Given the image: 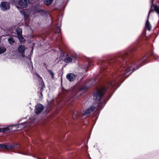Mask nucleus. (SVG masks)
<instances>
[{
  "mask_svg": "<svg viewBox=\"0 0 159 159\" xmlns=\"http://www.w3.org/2000/svg\"><path fill=\"white\" fill-rule=\"evenodd\" d=\"M42 5L39 2L35 4L32 6L30 9V15L32 17L39 18L41 16L48 17L50 15L47 11L41 8Z\"/></svg>",
  "mask_w": 159,
  "mask_h": 159,
  "instance_id": "nucleus-1",
  "label": "nucleus"
},
{
  "mask_svg": "<svg viewBox=\"0 0 159 159\" xmlns=\"http://www.w3.org/2000/svg\"><path fill=\"white\" fill-rule=\"evenodd\" d=\"M15 126L16 128V129L20 130L25 127V126L23 124H20L18 125H11L7 127L3 128H0V133L2 132L3 133H10L12 131L13 128V127Z\"/></svg>",
  "mask_w": 159,
  "mask_h": 159,
  "instance_id": "nucleus-2",
  "label": "nucleus"
},
{
  "mask_svg": "<svg viewBox=\"0 0 159 159\" xmlns=\"http://www.w3.org/2000/svg\"><path fill=\"white\" fill-rule=\"evenodd\" d=\"M107 89L106 87H103L98 90L97 92L95 93L93 95V99L96 102H99L100 99L102 98L104 93Z\"/></svg>",
  "mask_w": 159,
  "mask_h": 159,
  "instance_id": "nucleus-3",
  "label": "nucleus"
},
{
  "mask_svg": "<svg viewBox=\"0 0 159 159\" xmlns=\"http://www.w3.org/2000/svg\"><path fill=\"white\" fill-rule=\"evenodd\" d=\"M121 71L123 76L127 75V74L130 72V68L127 63L122 66Z\"/></svg>",
  "mask_w": 159,
  "mask_h": 159,
  "instance_id": "nucleus-4",
  "label": "nucleus"
},
{
  "mask_svg": "<svg viewBox=\"0 0 159 159\" xmlns=\"http://www.w3.org/2000/svg\"><path fill=\"white\" fill-rule=\"evenodd\" d=\"M0 7L3 11H5L10 9V3L6 2H2L0 4Z\"/></svg>",
  "mask_w": 159,
  "mask_h": 159,
  "instance_id": "nucleus-5",
  "label": "nucleus"
},
{
  "mask_svg": "<svg viewBox=\"0 0 159 159\" xmlns=\"http://www.w3.org/2000/svg\"><path fill=\"white\" fill-rule=\"evenodd\" d=\"M43 106L40 104H37L35 107V112L36 114L40 113L43 110Z\"/></svg>",
  "mask_w": 159,
  "mask_h": 159,
  "instance_id": "nucleus-6",
  "label": "nucleus"
},
{
  "mask_svg": "<svg viewBox=\"0 0 159 159\" xmlns=\"http://www.w3.org/2000/svg\"><path fill=\"white\" fill-rule=\"evenodd\" d=\"M29 3V0H19L18 4L22 7H26Z\"/></svg>",
  "mask_w": 159,
  "mask_h": 159,
  "instance_id": "nucleus-7",
  "label": "nucleus"
},
{
  "mask_svg": "<svg viewBox=\"0 0 159 159\" xmlns=\"http://www.w3.org/2000/svg\"><path fill=\"white\" fill-rule=\"evenodd\" d=\"M96 107L92 106L89 108H88L84 112V115H87L93 112L95 109Z\"/></svg>",
  "mask_w": 159,
  "mask_h": 159,
  "instance_id": "nucleus-8",
  "label": "nucleus"
},
{
  "mask_svg": "<svg viewBox=\"0 0 159 159\" xmlns=\"http://www.w3.org/2000/svg\"><path fill=\"white\" fill-rule=\"evenodd\" d=\"M67 79L70 82L73 81L75 78V75L72 73H69L66 75Z\"/></svg>",
  "mask_w": 159,
  "mask_h": 159,
  "instance_id": "nucleus-9",
  "label": "nucleus"
},
{
  "mask_svg": "<svg viewBox=\"0 0 159 159\" xmlns=\"http://www.w3.org/2000/svg\"><path fill=\"white\" fill-rule=\"evenodd\" d=\"M14 147L12 146H9L3 144H0V148L2 149H8L12 148Z\"/></svg>",
  "mask_w": 159,
  "mask_h": 159,
  "instance_id": "nucleus-10",
  "label": "nucleus"
},
{
  "mask_svg": "<svg viewBox=\"0 0 159 159\" xmlns=\"http://www.w3.org/2000/svg\"><path fill=\"white\" fill-rule=\"evenodd\" d=\"M54 0H43V3L47 6H49L53 2Z\"/></svg>",
  "mask_w": 159,
  "mask_h": 159,
  "instance_id": "nucleus-11",
  "label": "nucleus"
},
{
  "mask_svg": "<svg viewBox=\"0 0 159 159\" xmlns=\"http://www.w3.org/2000/svg\"><path fill=\"white\" fill-rule=\"evenodd\" d=\"M18 52L19 54L18 57L19 59H21L25 57V50H18Z\"/></svg>",
  "mask_w": 159,
  "mask_h": 159,
  "instance_id": "nucleus-12",
  "label": "nucleus"
},
{
  "mask_svg": "<svg viewBox=\"0 0 159 159\" xmlns=\"http://www.w3.org/2000/svg\"><path fill=\"white\" fill-rule=\"evenodd\" d=\"M145 25L148 30L149 31L151 30V26L148 20H146Z\"/></svg>",
  "mask_w": 159,
  "mask_h": 159,
  "instance_id": "nucleus-13",
  "label": "nucleus"
},
{
  "mask_svg": "<svg viewBox=\"0 0 159 159\" xmlns=\"http://www.w3.org/2000/svg\"><path fill=\"white\" fill-rule=\"evenodd\" d=\"M7 40L9 43L11 45L13 44L15 42V40L12 37L8 38Z\"/></svg>",
  "mask_w": 159,
  "mask_h": 159,
  "instance_id": "nucleus-14",
  "label": "nucleus"
},
{
  "mask_svg": "<svg viewBox=\"0 0 159 159\" xmlns=\"http://www.w3.org/2000/svg\"><path fill=\"white\" fill-rule=\"evenodd\" d=\"M72 59L71 57L68 56L67 55H66V58L65 59L64 61L66 63H69L70 62L72 61Z\"/></svg>",
  "mask_w": 159,
  "mask_h": 159,
  "instance_id": "nucleus-15",
  "label": "nucleus"
},
{
  "mask_svg": "<svg viewBox=\"0 0 159 159\" xmlns=\"http://www.w3.org/2000/svg\"><path fill=\"white\" fill-rule=\"evenodd\" d=\"M17 37L19 41L21 43H23L25 41V39L24 38L22 37V35H20L17 36Z\"/></svg>",
  "mask_w": 159,
  "mask_h": 159,
  "instance_id": "nucleus-16",
  "label": "nucleus"
},
{
  "mask_svg": "<svg viewBox=\"0 0 159 159\" xmlns=\"http://www.w3.org/2000/svg\"><path fill=\"white\" fill-rule=\"evenodd\" d=\"M16 31L17 36L22 35V30L21 28H17L16 29Z\"/></svg>",
  "mask_w": 159,
  "mask_h": 159,
  "instance_id": "nucleus-17",
  "label": "nucleus"
},
{
  "mask_svg": "<svg viewBox=\"0 0 159 159\" xmlns=\"http://www.w3.org/2000/svg\"><path fill=\"white\" fill-rule=\"evenodd\" d=\"M115 83L116 82L114 81H112L109 84H108V86L109 87H111V88L112 89L113 88V87Z\"/></svg>",
  "mask_w": 159,
  "mask_h": 159,
  "instance_id": "nucleus-18",
  "label": "nucleus"
},
{
  "mask_svg": "<svg viewBox=\"0 0 159 159\" xmlns=\"http://www.w3.org/2000/svg\"><path fill=\"white\" fill-rule=\"evenodd\" d=\"M137 45L135 44H133L130 46V48L129 50H136L135 49L137 48Z\"/></svg>",
  "mask_w": 159,
  "mask_h": 159,
  "instance_id": "nucleus-19",
  "label": "nucleus"
},
{
  "mask_svg": "<svg viewBox=\"0 0 159 159\" xmlns=\"http://www.w3.org/2000/svg\"><path fill=\"white\" fill-rule=\"evenodd\" d=\"M47 70L49 72V74L51 75L52 77V79H54V73L52 72V70H50L48 69H47Z\"/></svg>",
  "mask_w": 159,
  "mask_h": 159,
  "instance_id": "nucleus-20",
  "label": "nucleus"
},
{
  "mask_svg": "<svg viewBox=\"0 0 159 159\" xmlns=\"http://www.w3.org/2000/svg\"><path fill=\"white\" fill-rule=\"evenodd\" d=\"M38 77L39 78V80L41 82V84H42V87L43 88L44 86H45L44 83H43V80L42 78L41 77H40L39 75L38 76Z\"/></svg>",
  "mask_w": 159,
  "mask_h": 159,
  "instance_id": "nucleus-21",
  "label": "nucleus"
},
{
  "mask_svg": "<svg viewBox=\"0 0 159 159\" xmlns=\"http://www.w3.org/2000/svg\"><path fill=\"white\" fill-rule=\"evenodd\" d=\"M78 116V115L77 112L76 111L74 112L73 115V119L75 120H76L77 119Z\"/></svg>",
  "mask_w": 159,
  "mask_h": 159,
  "instance_id": "nucleus-22",
  "label": "nucleus"
},
{
  "mask_svg": "<svg viewBox=\"0 0 159 159\" xmlns=\"http://www.w3.org/2000/svg\"><path fill=\"white\" fill-rule=\"evenodd\" d=\"M106 103V102H104L103 103H101V102H100V103H99L98 106L100 107L101 106V109L105 105Z\"/></svg>",
  "mask_w": 159,
  "mask_h": 159,
  "instance_id": "nucleus-23",
  "label": "nucleus"
},
{
  "mask_svg": "<svg viewBox=\"0 0 159 159\" xmlns=\"http://www.w3.org/2000/svg\"><path fill=\"white\" fill-rule=\"evenodd\" d=\"M61 31V28L60 26H58L57 28L56 33H59Z\"/></svg>",
  "mask_w": 159,
  "mask_h": 159,
  "instance_id": "nucleus-24",
  "label": "nucleus"
},
{
  "mask_svg": "<svg viewBox=\"0 0 159 159\" xmlns=\"http://www.w3.org/2000/svg\"><path fill=\"white\" fill-rule=\"evenodd\" d=\"M18 50H25V48L24 46L21 45L19 46Z\"/></svg>",
  "mask_w": 159,
  "mask_h": 159,
  "instance_id": "nucleus-25",
  "label": "nucleus"
},
{
  "mask_svg": "<svg viewBox=\"0 0 159 159\" xmlns=\"http://www.w3.org/2000/svg\"><path fill=\"white\" fill-rule=\"evenodd\" d=\"M33 44V46H32V49L31 50H33L34 48H34V47H36V46H37L38 47V46H38V44H37L36 43H32Z\"/></svg>",
  "mask_w": 159,
  "mask_h": 159,
  "instance_id": "nucleus-26",
  "label": "nucleus"
},
{
  "mask_svg": "<svg viewBox=\"0 0 159 159\" xmlns=\"http://www.w3.org/2000/svg\"><path fill=\"white\" fill-rule=\"evenodd\" d=\"M142 65H141L140 66H138V67H137L136 68H134L133 69V70H132V71L131 72H130L129 74H128V75H129L131 73H132V72H133L135 70H137V69H138L139 67H140V66H141Z\"/></svg>",
  "mask_w": 159,
  "mask_h": 159,
  "instance_id": "nucleus-27",
  "label": "nucleus"
},
{
  "mask_svg": "<svg viewBox=\"0 0 159 159\" xmlns=\"http://www.w3.org/2000/svg\"><path fill=\"white\" fill-rule=\"evenodd\" d=\"M152 11H153V10H151V9L149 11V12L148 13V16H147V20H148V18H149V16L150 14V13Z\"/></svg>",
  "mask_w": 159,
  "mask_h": 159,
  "instance_id": "nucleus-28",
  "label": "nucleus"
},
{
  "mask_svg": "<svg viewBox=\"0 0 159 159\" xmlns=\"http://www.w3.org/2000/svg\"><path fill=\"white\" fill-rule=\"evenodd\" d=\"M6 50H0V54L4 52Z\"/></svg>",
  "mask_w": 159,
  "mask_h": 159,
  "instance_id": "nucleus-29",
  "label": "nucleus"
},
{
  "mask_svg": "<svg viewBox=\"0 0 159 159\" xmlns=\"http://www.w3.org/2000/svg\"><path fill=\"white\" fill-rule=\"evenodd\" d=\"M37 43L38 44L39 46H38V47L37 46L36 47H38V48L39 47L40 48V49H41V48H40L42 47V45L40 44H39L38 43Z\"/></svg>",
  "mask_w": 159,
  "mask_h": 159,
  "instance_id": "nucleus-30",
  "label": "nucleus"
},
{
  "mask_svg": "<svg viewBox=\"0 0 159 159\" xmlns=\"http://www.w3.org/2000/svg\"><path fill=\"white\" fill-rule=\"evenodd\" d=\"M23 15L24 16V17H25H25H26V16H25V12H23Z\"/></svg>",
  "mask_w": 159,
  "mask_h": 159,
  "instance_id": "nucleus-31",
  "label": "nucleus"
},
{
  "mask_svg": "<svg viewBox=\"0 0 159 159\" xmlns=\"http://www.w3.org/2000/svg\"><path fill=\"white\" fill-rule=\"evenodd\" d=\"M0 50H6V49L5 48H2V49L0 48Z\"/></svg>",
  "mask_w": 159,
  "mask_h": 159,
  "instance_id": "nucleus-32",
  "label": "nucleus"
},
{
  "mask_svg": "<svg viewBox=\"0 0 159 159\" xmlns=\"http://www.w3.org/2000/svg\"><path fill=\"white\" fill-rule=\"evenodd\" d=\"M40 94H41V97H43V95H42V93H40Z\"/></svg>",
  "mask_w": 159,
  "mask_h": 159,
  "instance_id": "nucleus-33",
  "label": "nucleus"
},
{
  "mask_svg": "<svg viewBox=\"0 0 159 159\" xmlns=\"http://www.w3.org/2000/svg\"><path fill=\"white\" fill-rule=\"evenodd\" d=\"M10 33H8L7 34V35H10Z\"/></svg>",
  "mask_w": 159,
  "mask_h": 159,
  "instance_id": "nucleus-34",
  "label": "nucleus"
},
{
  "mask_svg": "<svg viewBox=\"0 0 159 159\" xmlns=\"http://www.w3.org/2000/svg\"><path fill=\"white\" fill-rule=\"evenodd\" d=\"M59 50H62L61 48H59Z\"/></svg>",
  "mask_w": 159,
  "mask_h": 159,
  "instance_id": "nucleus-35",
  "label": "nucleus"
},
{
  "mask_svg": "<svg viewBox=\"0 0 159 159\" xmlns=\"http://www.w3.org/2000/svg\"><path fill=\"white\" fill-rule=\"evenodd\" d=\"M26 155H29V153H28V154H26Z\"/></svg>",
  "mask_w": 159,
  "mask_h": 159,
  "instance_id": "nucleus-36",
  "label": "nucleus"
},
{
  "mask_svg": "<svg viewBox=\"0 0 159 159\" xmlns=\"http://www.w3.org/2000/svg\"><path fill=\"white\" fill-rule=\"evenodd\" d=\"M52 50H54V49L52 48Z\"/></svg>",
  "mask_w": 159,
  "mask_h": 159,
  "instance_id": "nucleus-37",
  "label": "nucleus"
},
{
  "mask_svg": "<svg viewBox=\"0 0 159 159\" xmlns=\"http://www.w3.org/2000/svg\"><path fill=\"white\" fill-rule=\"evenodd\" d=\"M13 130H15V129H13Z\"/></svg>",
  "mask_w": 159,
  "mask_h": 159,
  "instance_id": "nucleus-38",
  "label": "nucleus"
}]
</instances>
